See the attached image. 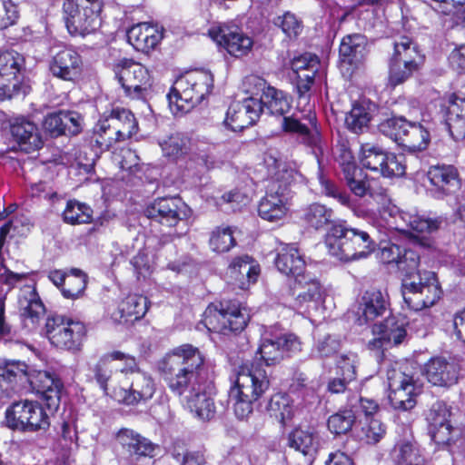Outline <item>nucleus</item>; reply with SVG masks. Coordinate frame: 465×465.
Segmentation results:
<instances>
[{"label":"nucleus","mask_w":465,"mask_h":465,"mask_svg":"<svg viewBox=\"0 0 465 465\" xmlns=\"http://www.w3.org/2000/svg\"><path fill=\"white\" fill-rule=\"evenodd\" d=\"M5 423L12 430L35 432L46 430L50 426V418L39 401L25 399L15 401L6 408Z\"/></svg>","instance_id":"12"},{"label":"nucleus","mask_w":465,"mask_h":465,"mask_svg":"<svg viewBox=\"0 0 465 465\" xmlns=\"http://www.w3.org/2000/svg\"><path fill=\"white\" fill-rule=\"evenodd\" d=\"M232 289L248 291L251 285L257 282L261 274V266L253 257L248 254L235 256L229 267Z\"/></svg>","instance_id":"27"},{"label":"nucleus","mask_w":465,"mask_h":465,"mask_svg":"<svg viewBox=\"0 0 465 465\" xmlns=\"http://www.w3.org/2000/svg\"><path fill=\"white\" fill-rule=\"evenodd\" d=\"M289 446L312 460L318 450L319 441L314 433L296 429L289 436Z\"/></svg>","instance_id":"45"},{"label":"nucleus","mask_w":465,"mask_h":465,"mask_svg":"<svg viewBox=\"0 0 465 465\" xmlns=\"http://www.w3.org/2000/svg\"><path fill=\"white\" fill-rule=\"evenodd\" d=\"M129 379L131 380L129 389L119 388L113 391L112 396L115 401L125 404H134L153 397L155 387L151 376L140 371L134 372V376Z\"/></svg>","instance_id":"29"},{"label":"nucleus","mask_w":465,"mask_h":465,"mask_svg":"<svg viewBox=\"0 0 465 465\" xmlns=\"http://www.w3.org/2000/svg\"><path fill=\"white\" fill-rule=\"evenodd\" d=\"M361 424V439L368 444H376L386 434V426L378 417L364 418Z\"/></svg>","instance_id":"53"},{"label":"nucleus","mask_w":465,"mask_h":465,"mask_svg":"<svg viewBox=\"0 0 465 465\" xmlns=\"http://www.w3.org/2000/svg\"><path fill=\"white\" fill-rule=\"evenodd\" d=\"M43 127L52 137L64 134V110L47 114L45 116Z\"/></svg>","instance_id":"60"},{"label":"nucleus","mask_w":465,"mask_h":465,"mask_svg":"<svg viewBox=\"0 0 465 465\" xmlns=\"http://www.w3.org/2000/svg\"><path fill=\"white\" fill-rule=\"evenodd\" d=\"M336 364L341 376L346 380H355L359 364V357L356 353L347 352L339 355Z\"/></svg>","instance_id":"62"},{"label":"nucleus","mask_w":465,"mask_h":465,"mask_svg":"<svg viewBox=\"0 0 465 465\" xmlns=\"http://www.w3.org/2000/svg\"><path fill=\"white\" fill-rule=\"evenodd\" d=\"M379 108L376 103L366 97L354 101L351 110L345 115L344 124L346 128L355 134H363L370 128V124L378 114Z\"/></svg>","instance_id":"30"},{"label":"nucleus","mask_w":465,"mask_h":465,"mask_svg":"<svg viewBox=\"0 0 465 465\" xmlns=\"http://www.w3.org/2000/svg\"><path fill=\"white\" fill-rule=\"evenodd\" d=\"M355 422V415L351 410L336 412L329 417L327 425L331 433L344 434L351 430Z\"/></svg>","instance_id":"57"},{"label":"nucleus","mask_w":465,"mask_h":465,"mask_svg":"<svg viewBox=\"0 0 465 465\" xmlns=\"http://www.w3.org/2000/svg\"><path fill=\"white\" fill-rule=\"evenodd\" d=\"M262 114V106L254 100L234 101L227 109L223 124L229 130L241 132L255 124Z\"/></svg>","instance_id":"23"},{"label":"nucleus","mask_w":465,"mask_h":465,"mask_svg":"<svg viewBox=\"0 0 465 465\" xmlns=\"http://www.w3.org/2000/svg\"><path fill=\"white\" fill-rule=\"evenodd\" d=\"M30 370L22 361H6L0 365V388L16 391L28 381Z\"/></svg>","instance_id":"39"},{"label":"nucleus","mask_w":465,"mask_h":465,"mask_svg":"<svg viewBox=\"0 0 465 465\" xmlns=\"http://www.w3.org/2000/svg\"><path fill=\"white\" fill-rule=\"evenodd\" d=\"M267 411L272 418L285 425L292 419L294 408L288 395L278 393L271 398Z\"/></svg>","instance_id":"47"},{"label":"nucleus","mask_w":465,"mask_h":465,"mask_svg":"<svg viewBox=\"0 0 465 465\" xmlns=\"http://www.w3.org/2000/svg\"><path fill=\"white\" fill-rule=\"evenodd\" d=\"M450 409L444 402L438 401L434 403L427 416L430 429L450 425Z\"/></svg>","instance_id":"63"},{"label":"nucleus","mask_w":465,"mask_h":465,"mask_svg":"<svg viewBox=\"0 0 465 465\" xmlns=\"http://www.w3.org/2000/svg\"><path fill=\"white\" fill-rule=\"evenodd\" d=\"M393 51L388 60V86L395 88L419 74L426 56L416 37L410 32L393 36Z\"/></svg>","instance_id":"3"},{"label":"nucleus","mask_w":465,"mask_h":465,"mask_svg":"<svg viewBox=\"0 0 465 465\" xmlns=\"http://www.w3.org/2000/svg\"><path fill=\"white\" fill-rule=\"evenodd\" d=\"M318 179L322 193L325 196L335 199L342 206L352 207L351 198L344 189L340 188L333 181L327 178L322 172L319 173Z\"/></svg>","instance_id":"56"},{"label":"nucleus","mask_w":465,"mask_h":465,"mask_svg":"<svg viewBox=\"0 0 465 465\" xmlns=\"http://www.w3.org/2000/svg\"><path fill=\"white\" fill-rule=\"evenodd\" d=\"M18 307L23 324L34 330L45 313V307L38 292H23L18 298Z\"/></svg>","instance_id":"36"},{"label":"nucleus","mask_w":465,"mask_h":465,"mask_svg":"<svg viewBox=\"0 0 465 465\" xmlns=\"http://www.w3.org/2000/svg\"><path fill=\"white\" fill-rule=\"evenodd\" d=\"M186 143V137L176 133L164 140L161 146L164 155L176 158L185 153Z\"/></svg>","instance_id":"61"},{"label":"nucleus","mask_w":465,"mask_h":465,"mask_svg":"<svg viewBox=\"0 0 465 465\" xmlns=\"http://www.w3.org/2000/svg\"><path fill=\"white\" fill-rule=\"evenodd\" d=\"M281 128L286 134L301 137L302 143L310 148L321 145L322 134L314 112L309 111L308 114L302 118L295 114H287L282 119Z\"/></svg>","instance_id":"20"},{"label":"nucleus","mask_w":465,"mask_h":465,"mask_svg":"<svg viewBox=\"0 0 465 465\" xmlns=\"http://www.w3.org/2000/svg\"><path fill=\"white\" fill-rule=\"evenodd\" d=\"M183 204L180 198H157L147 205L144 215L163 225L174 227L183 219L181 216V205Z\"/></svg>","instance_id":"31"},{"label":"nucleus","mask_w":465,"mask_h":465,"mask_svg":"<svg viewBox=\"0 0 465 465\" xmlns=\"http://www.w3.org/2000/svg\"><path fill=\"white\" fill-rule=\"evenodd\" d=\"M430 143L429 130L420 123L410 122L398 144L410 152H421L428 148Z\"/></svg>","instance_id":"40"},{"label":"nucleus","mask_w":465,"mask_h":465,"mask_svg":"<svg viewBox=\"0 0 465 465\" xmlns=\"http://www.w3.org/2000/svg\"><path fill=\"white\" fill-rule=\"evenodd\" d=\"M209 35L234 58L247 56L254 45L253 39L234 24H222L213 27L209 30Z\"/></svg>","instance_id":"17"},{"label":"nucleus","mask_w":465,"mask_h":465,"mask_svg":"<svg viewBox=\"0 0 465 465\" xmlns=\"http://www.w3.org/2000/svg\"><path fill=\"white\" fill-rule=\"evenodd\" d=\"M249 320L247 307L236 301L212 303L204 312V324L208 330L222 334L242 331Z\"/></svg>","instance_id":"11"},{"label":"nucleus","mask_w":465,"mask_h":465,"mask_svg":"<svg viewBox=\"0 0 465 465\" xmlns=\"http://www.w3.org/2000/svg\"><path fill=\"white\" fill-rule=\"evenodd\" d=\"M12 140L26 153L41 149L44 140L36 124L25 116L14 118L9 126Z\"/></svg>","instance_id":"25"},{"label":"nucleus","mask_w":465,"mask_h":465,"mask_svg":"<svg viewBox=\"0 0 465 465\" xmlns=\"http://www.w3.org/2000/svg\"><path fill=\"white\" fill-rule=\"evenodd\" d=\"M432 10L441 15L455 16L465 25V0H435Z\"/></svg>","instance_id":"58"},{"label":"nucleus","mask_w":465,"mask_h":465,"mask_svg":"<svg viewBox=\"0 0 465 465\" xmlns=\"http://www.w3.org/2000/svg\"><path fill=\"white\" fill-rule=\"evenodd\" d=\"M249 199L240 189L234 188L223 193L217 201L218 205L229 204L231 209L240 211L242 206L246 205Z\"/></svg>","instance_id":"64"},{"label":"nucleus","mask_w":465,"mask_h":465,"mask_svg":"<svg viewBox=\"0 0 465 465\" xmlns=\"http://www.w3.org/2000/svg\"><path fill=\"white\" fill-rule=\"evenodd\" d=\"M27 381L36 393L41 395L49 411L57 410L63 384L54 373L47 371L30 370Z\"/></svg>","instance_id":"24"},{"label":"nucleus","mask_w":465,"mask_h":465,"mask_svg":"<svg viewBox=\"0 0 465 465\" xmlns=\"http://www.w3.org/2000/svg\"><path fill=\"white\" fill-rule=\"evenodd\" d=\"M113 71L126 98L146 101L153 80L145 66L132 58L123 57L114 64Z\"/></svg>","instance_id":"9"},{"label":"nucleus","mask_w":465,"mask_h":465,"mask_svg":"<svg viewBox=\"0 0 465 465\" xmlns=\"http://www.w3.org/2000/svg\"><path fill=\"white\" fill-rule=\"evenodd\" d=\"M329 252L343 261L366 258L375 252L377 243L365 230L351 227L346 221L331 224L325 235Z\"/></svg>","instance_id":"4"},{"label":"nucleus","mask_w":465,"mask_h":465,"mask_svg":"<svg viewBox=\"0 0 465 465\" xmlns=\"http://www.w3.org/2000/svg\"><path fill=\"white\" fill-rule=\"evenodd\" d=\"M113 357H116L115 354L111 352L104 354L94 369V379L105 394H108V381L113 372L118 371L119 367V364L114 362Z\"/></svg>","instance_id":"51"},{"label":"nucleus","mask_w":465,"mask_h":465,"mask_svg":"<svg viewBox=\"0 0 465 465\" xmlns=\"http://www.w3.org/2000/svg\"><path fill=\"white\" fill-rule=\"evenodd\" d=\"M50 74L65 82H74L84 70L83 56L76 48L64 46L55 52L48 63Z\"/></svg>","instance_id":"19"},{"label":"nucleus","mask_w":465,"mask_h":465,"mask_svg":"<svg viewBox=\"0 0 465 465\" xmlns=\"http://www.w3.org/2000/svg\"><path fill=\"white\" fill-rule=\"evenodd\" d=\"M420 264V254L419 250L404 246L400 259L396 263L398 271L402 272L401 291H417L415 283L411 279L415 277Z\"/></svg>","instance_id":"38"},{"label":"nucleus","mask_w":465,"mask_h":465,"mask_svg":"<svg viewBox=\"0 0 465 465\" xmlns=\"http://www.w3.org/2000/svg\"><path fill=\"white\" fill-rule=\"evenodd\" d=\"M389 399L393 408L409 411L416 405V397L421 391V385L413 375L401 369L391 367L387 371Z\"/></svg>","instance_id":"16"},{"label":"nucleus","mask_w":465,"mask_h":465,"mask_svg":"<svg viewBox=\"0 0 465 465\" xmlns=\"http://www.w3.org/2000/svg\"><path fill=\"white\" fill-rule=\"evenodd\" d=\"M302 350V343L294 334H283L275 339L264 338L258 348L260 360L267 366L275 365L285 357Z\"/></svg>","instance_id":"22"},{"label":"nucleus","mask_w":465,"mask_h":465,"mask_svg":"<svg viewBox=\"0 0 465 465\" xmlns=\"http://www.w3.org/2000/svg\"><path fill=\"white\" fill-rule=\"evenodd\" d=\"M334 160L338 163L341 173H349L351 170L359 167L355 156L351 148L350 141L345 137L337 140L334 148Z\"/></svg>","instance_id":"50"},{"label":"nucleus","mask_w":465,"mask_h":465,"mask_svg":"<svg viewBox=\"0 0 465 465\" xmlns=\"http://www.w3.org/2000/svg\"><path fill=\"white\" fill-rule=\"evenodd\" d=\"M429 192L438 200L455 194L461 187L459 170L452 164L437 163L430 165L426 173Z\"/></svg>","instance_id":"18"},{"label":"nucleus","mask_w":465,"mask_h":465,"mask_svg":"<svg viewBox=\"0 0 465 465\" xmlns=\"http://www.w3.org/2000/svg\"><path fill=\"white\" fill-rule=\"evenodd\" d=\"M400 216L407 223L410 230L420 233L435 232L440 229L442 223V219L440 217L426 218L417 213H411L408 212H402Z\"/></svg>","instance_id":"49"},{"label":"nucleus","mask_w":465,"mask_h":465,"mask_svg":"<svg viewBox=\"0 0 465 465\" xmlns=\"http://www.w3.org/2000/svg\"><path fill=\"white\" fill-rule=\"evenodd\" d=\"M292 103V98L289 94L272 87L267 91V95L262 103V110L266 108L271 115L282 119L291 113Z\"/></svg>","instance_id":"41"},{"label":"nucleus","mask_w":465,"mask_h":465,"mask_svg":"<svg viewBox=\"0 0 465 465\" xmlns=\"http://www.w3.org/2000/svg\"><path fill=\"white\" fill-rule=\"evenodd\" d=\"M127 40L139 52L148 54L153 50L163 38V33L150 23H138L128 29Z\"/></svg>","instance_id":"34"},{"label":"nucleus","mask_w":465,"mask_h":465,"mask_svg":"<svg viewBox=\"0 0 465 465\" xmlns=\"http://www.w3.org/2000/svg\"><path fill=\"white\" fill-rule=\"evenodd\" d=\"M394 460L397 465H426L421 450L416 442L406 440L398 443L394 448Z\"/></svg>","instance_id":"44"},{"label":"nucleus","mask_w":465,"mask_h":465,"mask_svg":"<svg viewBox=\"0 0 465 465\" xmlns=\"http://www.w3.org/2000/svg\"><path fill=\"white\" fill-rule=\"evenodd\" d=\"M85 332L84 323L61 315L48 317L45 322L46 337L59 349L78 351Z\"/></svg>","instance_id":"15"},{"label":"nucleus","mask_w":465,"mask_h":465,"mask_svg":"<svg viewBox=\"0 0 465 465\" xmlns=\"http://www.w3.org/2000/svg\"><path fill=\"white\" fill-rule=\"evenodd\" d=\"M243 87L244 93L248 94L245 99L254 100L262 106L268 89L273 86L270 85L264 78L256 74H250L245 77Z\"/></svg>","instance_id":"52"},{"label":"nucleus","mask_w":465,"mask_h":465,"mask_svg":"<svg viewBox=\"0 0 465 465\" xmlns=\"http://www.w3.org/2000/svg\"><path fill=\"white\" fill-rule=\"evenodd\" d=\"M272 24L282 31L283 39L288 42H296L304 29L302 18L291 11H285L282 15L275 16Z\"/></svg>","instance_id":"43"},{"label":"nucleus","mask_w":465,"mask_h":465,"mask_svg":"<svg viewBox=\"0 0 465 465\" xmlns=\"http://www.w3.org/2000/svg\"><path fill=\"white\" fill-rule=\"evenodd\" d=\"M270 380L266 371L256 363L243 364L235 373L229 396L238 419L248 418L254 404L268 391Z\"/></svg>","instance_id":"2"},{"label":"nucleus","mask_w":465,"mask_h":465,"mask_svg":"<svg viewBox=\"0 0 465 465\" xmlns=\"http://www.w3.org/2000/svg\"><path fill=\"white\" fill-rule=\"evenodd\" d=\"M62 219L70 225L89 223L93 220V210L86 203L70 199L62 213Z\"/></svg>","instance_id":"46"},{"label":"nucleus","mask_w":465,"mask_h":465,"mask_svg":"<svg viewBox=\"0 0 465 465\" xmlns=\"http://www.w3.org/2000/svg\"><path fill=\"white\" fill-rule=\"evenodd\" d=\"M208 244L212 252L221 254L235 247L237 241L230 226H217L211 232Z\"/></svg>","instance_id":"48"},{"label":"nucleus","mask_w":465,"mask_h":465,"mask_svg":"<svg viewBox=\"0 0 465 465\" xmlns=\"http://www.w3.org/2000/svg\"><path fill=\"white\" fill-rule=\"evenodd\" d=\"M293 181L292 170L275 163L273 170L268 173L266 193L258 204V213L262 219L276 222L286 215L288 211L286 195Z\"/></svg>","instance_id":"7"},{"label":"nucleus","mask_w":465,"mask_h":465,"mask_svg":"<svg viewBox=\"0 0 465 465\" xmlns=\"http://www.w3.org/2000/svg\"><path fill=\"white\" fill-rule=\"evenodd\" d=\"M213 88V75L206 70H192L180 75L166 97L171 110L188 112L200 104Z\"/></svg>","instance_id":"6"},{"label":"nucleus","mask_w":465,"mask_h":465,"mask_svg":"<svg viewBox=\"0 0 465 465\" xmlns=\"http://www.w3.org/2000/svg\"><path fill=\"white\" fill-rule=\"evenodd\" d=\"M373 338L368 341L370 351L380 355L384 350L402 342L406 336L403 322H399L395 317H388L383 322L372 325Z\"/></svg>","instance_id":"21"},{"label":"nucleus","mask_w":465,"mask_h":465,"mask_svg":"<svg viewBox=\"0 0 465 465\" xmlns=\"http://www.w3.org/2000/svg\"><path fill=\"white\" fill-rule=\"evenodd\" d=\"M333 210L321 203H312L301 210L300 223L307 230L319 231L332 221Z\"/></svg>","instance_id":"37"},{"label":"nucleus","mask_w":465,"mask_h":465,"mask_svg":"<svg viewBox=\"0 0 465 465\" xmlns=\"http://www.w3.org/2000/svg\"><path fill=\"white\" fill-rule=\"evenodd\" d=\"M445 123L451 137L456 140L465 139V97L457 93H450L445 97Z\"/></svg>","instance_id":"32"},{"label":"nucleus","mask_w":465,"mask_h":465,"mask_svg":"<svg viewBox=\"0 0 465 465\" xmlns=\"http://www.w3.org/2000/svg\"><path fill=\"white\" fill-rule=\"evenodd\" d=\"M410 122L403 116H391L382 120L378 124V129L382 134L391 138L398 144L405 134Z\"/></svg>","instance_id":"54"},{"label":"nucleus","mask_w":465,"mask_h":465,"mask_svg":"<svg viewBox=\"0 0 465 465\" xmlns=\"http://www.w3.org/2000/svg\"><path fill=\"white\" fill-rule=\"evenodd\" d=\"M159 370L170 391L182 397L196 417L206 420L214 415L213 398L203 383L204 357L198 348L183 344L173 349Z\"/></svg>","instance_id":"1"},{"label":"nucleus","mask_w":465,"mask_h":465,"mask_svg":"<svg viewBox=\"0 0 465 465\" xmlns=\"http://www.w3.org/2000/svg\"><path fill=\"white\" fill-rule=\"evenodd\" d=\"M274 264L280 272L294 279L296 288L321 290L320 281L306 273L304 258L294 244H283L277 252Z\"/></svg>","instance_id":"14"},{"label":"nucleus","mask_w":465,"mask_h":465,"mask_svg":"<svg viewBox=\"0 0 465 465\" xmlns=\"http://www.w3.org/2000/svg\"><path fill=\"white\" fill-rule=\"evenodd\" d=\"M368 54V40L361 34L347 35L341 38L339 46V56L342 64L352 69L359 68Z\"/></svg>","instance_id":"33"},{"label":"nucleus","mask_w":465,"mask_h":465,"mask_svg":"<svg viewBox=\"0 0 465 465\" xmlns=\"http://www.w3.org/2000/svg\"><path fill=\"white\" fill-rule=\"evenodd\" d=\"M103 0H64L63 14L66 29L72 36H85L99 29Z\"/></svg>","instance_id":"8"},{"label":"nucleus","mask_w":465,"mask_h":465,"mask_svg":"<svg viewBox=\"0 0 465 465\" xmlns=\"http://www.w3.org/2000/svg\"><path fill=\"white\" fill-rule=\"evenodd\" d=\"M407 306L413 311H420L434 305L440 296L437 292H402Z\"/></svg>","instance_id":"59"},{"label":"nucleus","mask_w":465,"mask_h":465,"mask_svg":"<svg viewBox=\"0 0 465 465\" xmlns=\"http://www.w3.org/2000/svg\"><path fill=\"white\" fill-rule=\"evenodd\" d=\"M117 439L123 447L132 454L151 456L154 450V445L148 439L129 429L119 430Z\"/></svg>","instance_id":"42"},{"label":"nucleus","mask_w":465,"mask_h":465,"mask_svg":"<svg viewBox=\"0 0 465 465\" xmlns=\"http://www.w3.org/2000/svg\"><path fill=\"white\" fill-rule=\"evenodd\" d=\"M367 174L360 167L351 170L349 173H343L346 185L350 191L358 197H364L371 194V187L367 179Z\"/></svg>","instance_id":"55"},{"label":"nucleus","mask_w":465,"mask_h":465,"mask_svg":"<svg viewBox=\"0 0 465 465\" xmlns=\"http://www.w3.org/2000/svg\"><path fill=\"white\" fill-rule=\"evenodd\" d=\"M360 162L363 168L384 178H399L406 174V156L403 153L387 151L379 144L362 143Z\"/></svg>","instance_id":"13"},{"label":"nucleus","mask_w":465,"mask_h":465,"mask_svg":"<svg viewBox=\"0 0 465 465\" xmlns=\"http://www.w3.org/2000/svg\"><path fill=\"white\" fill-rule=\"evenodd\" d=\"M388 292H363L357 304L356 320L358 325L367 324L382 315L389 306Z\"/></svg>","instance_id":"35"},{"label":"nucleus","mask_w":465,"mask_h":465,"mask_svg":"<svg viewBox=\"0 0 465 465\" xmlns=\"http://www.w3.org/2000/svg\"><path fill=\"white\" fill-rule=\"evenodd\" d=\"M423 374L434 386L450 387L459 381L460 367L454 360L441 356L432 357L425 363Z\"/></svg>","instance_id":"26"},{"label":"nucleus","mask_w":465,"mask_h":465,"mask_svg":"<svg viewBox=\"0 0 465 465\" xmlns=\"http://www.w3.org/2000/svg\"><path fill=\"white\" fill-rule=\"evenodd\" d=\"M25 58L15 50L0 51V102L25 96Z\"/></svg>","instance_id":"10"},{"label":"nucleus","mask_w":465,"mask_h":465,"mask_svg":"<svg viewBox=\"0 0 465 465\" xmlns=\"http://www.w3.org/2000/svg\"><path fill=\"white\" fill-rule=\"evenodd\" d=\"M139 131L134 114L127 108L116 106L104 112L94 127L93 146L100 152L109 151L118 142H124Z\"/></svg>","instance_id":"5"},{"label":"nucleus","mask_w":465,"mask_h":465,"mask_svg":"<svg viewBox=\"0 0 465 465\" xmlns=\"http://www.w3.org/2000/svg\"><path fill=\"white\" fill-rule=\"evenodd\" d=\"M149 306L148 298L139 292H128L111 313L114 323L129 325L142 319Z\"/></svg>","instance_id":"28"}]
</instances>
